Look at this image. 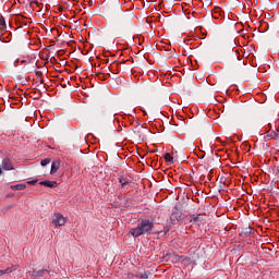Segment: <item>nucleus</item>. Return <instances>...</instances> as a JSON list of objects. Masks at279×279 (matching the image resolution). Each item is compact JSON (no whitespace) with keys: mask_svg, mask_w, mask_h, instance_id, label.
Segmentation results:
<instances>
[{"mask_svg":"<svg viewBox=\"0 0 279 279\" xmlns=\"http://www.w3.org/2000/svg\"><path fill=\"white\" fill-rule=\"evenodd\" d=\"M154 230V221L149 219H142L136 228L130 229V234L134 236V239L138 236H145L151 234V231Z\"/></svg>","mask_w":279,"mask_h":279,"instance_id":"1","label":"nucleus"},{"mask_svg":"<svg viewBox=\"0 0 279 279\" xmlns=\"http://www.w3.org/2000/svg\"><path fill=\"white\" fill-rule=\"evenodd\" d=\"M134 15L132 13H122L119 15L117 23H116V29L119 32V34H128L133 27V21Z\"/></svg>","mask_w":279,"mask_h":279,"instance_id":"2","label":"nucleus"},{"mask_svg":"<svg viewBox=\"0 0 279 279\" xmlns=\"http://www.w3.org/2000/svg\"><path fill=\"white\" fill-rule=\"evenodd\" d=\"M225 64L231 66L233 71H241L245 64V61L240 59L239 52H233L229 54L228 60L225 61Z\"/></svg>","mask_w":279,"mask_h":279,"instance_id":"3","label":"nucleus"},{"mask_svg":"<svg viewBox=\"0 0 279 279\" xmlns=\"http://www.w3.org/2000/svg\"><path fill=\"white\" fill-rule=\"evenodd\" d=\"M268 126L271 128V123H269ZM265 141H279V129L276 128V131L269 129L265 136Z\"/></svg>","mask_w":279,"mask_h":279,"instance_id":"4","label":"nucleus"},{"mask_svg":"<svg viewBox=\"0 0 279 279\" xmlns=\"http://www.w3.org/2000/svg\"><path fill=\"white\" fill-rule=\"evenodd\" d=\"M54 226H64L66 223V218L62 214H56L52 219Z\"/></svg>","mask_w":279,"mask_h":279,"instance_id":"5","label":"nucleus"},{"mask_svg":"<svg viewBox=\"0 0 279 279\" xmlns=\"http://www.w3.org/2000/svg\"><path fill=\"white\" fill-rule=\"evenodd\" d=\"M8 32V24L5 23V17L0 14V36H3Z\"/></svg>","mask_w":279,"mask_h":279,"instance_id":"6","label":"nucleus"},{"mask_svg":"<svg viewBox=\"0 0 279 279\" xmlns=\"http://www.w3.org/2000/svg\"><path fill=\"white\" fill-rule=\"evenodd\" d=\"M142 130H143V126L142 128H138V126L134 128V134H136L138 141H145V133Z\"/></svg>","mask_w":279,"mask_h":279,"instance_id":"7","label":"nucleus"},{"mask_svg":"<svg viewBox=\"0 0 279 279\" xmlns=\"http://www.w3.org/2000/svg\"><path fill=\"white\" fill-rule=\"evenodd\" d=\"M40 186H48V189H56L58 186V182L56 181H40Z\"/></svg>","mask_w":279,"mask_h":279,"instance_id":"8","label":"nucleus"},{"mask_svg":"<svg viewBox=\"0 0 279 279\" xmlns=\"http://www.w3.org/2000/svg\"><path fill=\"white\" fill-rule=\"evenodd\" d=\"M190 221L191 223H202V221H204V218H202V215L199 214H194L190 216Z\"/></svg>","mask_w":279,"mask_h":279,"instance_id":"9","label":"nucleus"},{"mask_svg":"<svg viewBox=\"0 0 279 279\" xmlns=\"http://www.w3.org/2000/svg\"><path fill=\"white\" fill-rule=\"evenodd\" d=\"M2 169H3L4 171H12V169H14V168L12 167V161H10V159H3V160H2Z\"/></svg>","mask_w":279,"mask_h":279,"instance_id":"10","label":"nucleus"},{"mask_svg":"<svg viewBox=\"0 0 279 279\" xmlns=\"http://www.w3.org/2000/svg\"><path fill=\"white\" fill-rule=\"evenodd\" d=\"M118 181L120 182L122 189H128V184H130V179L125 177H119Z\"/></svg>","mask_w":279,"mask_h":279,"instance_id":"11","label":"nucleus"},{"mask_svg":"<svg viewBox=\"0 0 279 279\" xmlns=\"http://www.w3.org/2000/svg\"><path fill=\"white\" fill-rule=\"evenodd\" d=\"M11 191H25L27 189V185L25 183L22 184H15L10 186Z\"/></svg>","mask_w":279,"mask_h":279,"instance_id":"12","label":"nucleus"},{"mask_svg":"<svg viewBox=\"0 0 279 279\" xmlns=\"http://www.w3.org/2000/svg\"><path fill=\"white\" fill-rule=\"evenodd\" d=\"M58 169H60V162L58 161H53L51 163V170H50V173L53 174L58 171Z\"/></svg>","mask_w":279,"mask_h":279,"instance_id":"13","label":"nucleus"},{"mask_svg":"<svg viewBox=\"0 0 279 279\" xmlns=\"http://www.w3.org/2000/svg\"><path fill=\"white\" fill-rule=\"evenodd\" d=\"M163 158H165L166 162H170L171 165H173V162H175V157L171 156L169 153H166Z\"/></svg>","mask_w":279,"mask_h":279,"instance_id":"14","label":"nucleus"},{"mask_svg":"<svg viewBox=\"0 0 279 279\" xmlns=\"http://www.w3.org/2000/svg\"><path fill=\"white\" fill-rule=\"evenodd\" d=\"M5 274H12V268H7L4 270H0V276H5Z\"/></svg>","mask_w":279,"mask_h":279,"instance_id":"15","label":"nucleus"},{"mask_svg":"<svg viewBox=\"0 0 279 279\" xmlns=\"http://www.w3.org/2000/svg\"><path fill=\"white\" fill-rule=\"evenodd\" d=\"M51 162V159H43L40 165L41 167H47V165H49Z\"/></svg>","mask_w":279,"mask_h":279,"instance_id":"16","label":"nucleus"},{"mask_svg":"<svg viewBox=\"0 0 279 279\" xmlns=\"http://www.w3.org/2000/svg\"><path fill=\"white\" fill-rule=\"evenodd\" d=\"M31 5H37V8H40L38 0H31Z\"/></svg>","mask_w":279,"mask_h":279,"instance_id":"17","label":"nucleus"},{"mask_svg":"<svg viewBox=\"0 0 279 279\" xmlns=\"http://www.w3.org/2000/svg\"><path fill=\"white\" fill-rule=\"evenodd\" d=\"M142 279H148L149 278V272H144L140 276Z\"/></svg>","mask_w":279,"mask_h":279,"instance_id":"18","label":"nucleus"},{"mask_svg":"<svg viewBox=\"0 0 279 279\" xmlns=\"http://www.w3.org/2000/svg\"><path fill=\"white\" fill-rule=\"evenodd\" d=\"M38 182V180H33V181H28L27 184H29L31 186L36 185V183Z\"/></svg>","mask_w":279,"mask_h":279,"instance_id":"19","label":"nucleus"},{"mask_svg":"<svg viewBox=\"0 0 279 279\" xmlns=\"http://www.w3.org/2000/svg\"><path fill=\"white\" fill-rule=\"evenodd\" d=\"M172 130H174L178 134H182V130L180 129L172 128Z\"/></svg>","mask_w":279,"mask_h":279,"instance_id":"20","label":"nucleus"},{"mask_svg":"<svg viewBox=\"0 0 279 279\" xmlns=\"http://www.w3.org/2000/svg\"><path fill=\"white\" fill-rule=\"evenodd\" d=\"M88 5H93V1L92 0L88 1Z\"/></svg>","mask_w":279,"mask_h":279,"instance_id":"21","label":"nucleus"},{"mask_svg":"<svg viewBox=\"0 0 279 279\" xmlns=\"http://www.w3.org/2000/svg\"><path fill=\"white\" fill-rule=\"evenodd\" d=\"M1 173H3V168L0 167V175H1Z\"/></svg>","mask_w":279,"mask_h":279,"instance_id":"22","label":"nucleus"},{"mask_svg":"<svg viewBox=\"0 0 279 279\" xmlns=\"http://www.w3.org/2000/svg\"><path fill=\"white\" fill-rule=\"evenodd\" d=\"M175 155H178V151H173V153H172V156H175Z\"/></svg>","mask_w":279,"mask_h":279,"instance_id":"23","label":"nucleus"},{"mask_svg":"<svg viewBox=\"0 0 279 279\" xmlns=\"http://www.w3.org/2000/svg\"><path fill=\"white\" fill-rule=\"evenodd\" d=\"M114 120V117L113 116H111V121H113Z\"/></svg>","mask_w":279,"mask_h":279,"instance_id":"24","label":"nucleus"},{"mask_svg":"<svg viewBox=\"0 0 279 279\" xmlns=\"http://www.w3.org/2000/svg\"><path fill=\"white\" fill-rule=\"evenodd\" d=\"M155 151H157V150H153V154H155Z\"/></svg>","mask_w":279,"mask_h":279,"instance_id":"25","label":"nucleus"}]
</instances>
